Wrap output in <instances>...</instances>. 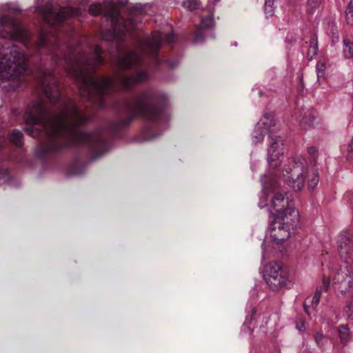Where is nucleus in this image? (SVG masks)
Segmentation results:
<instances>
[{
	"label": "nucleus",
	"mask_w": 353,
	"mask_h": 353,
	"mask_svg": "<svg viewBox=\"0 0 353 353\" xmlns=\"http://www.w3.org/2000/svg\"><path fill=\"white\" fill-rule=\"evenodd\" d=\"M41 83L52 107L37 101L28 106L24 114L26 123L30 125L25 130L30 136L41 139L36 154L44 158L65 148L83 144L88 146L93 160L101 157L107 150L105 140L99 131L87 132L79 129L90 118L77 108L71 99L62 96L54 73L46 70Z\"/></svg>",
	"instance_id": "f257e3e1"
},
{
	"label": "nucleus",
	"mask_w": 353,
	"mask_h": 353,
	"mask_svg": "<svg viewBox=\"0 0 353 353\" xmlns=\"http://www.w3.org/2000/svg\"><path fill=\"white\" fill-rule=\"evenodd\" d=\"M67 50V53L63 52V49L55 43L50 50L52 61L62 66L75 81L81 96L99 108L105 105V98L114 91L116 85L121 90L128 91L150 79V75L145 68V61L137 52H127L117 59L120 69L131 70L134 73L130 75L121 74L116 79H112L110 77L96 78L91 74V70L103 62L99 46H95L90 54L74 52L69 48Z\"/></svg>",
	"instance_id": "f03ea898"
},
{
	"label": "nucleus",
	"mask_w": 353,
	"mask_h": 353,
	"mask_svg": "<svg viewBox=\"0 0 353 353\" xmlns=\"http://www.w3.org/2000/svg\"><path fill=\"white\" fill-rule=\"evenodd\" d=\"M165 99V97L163 94L146 90L131 99L117 102L114 106L121 119L109 124L110 133L117 135L137 117H143L154 123H158L164 114L162 102Z\"/></svg>",
	"instance_id": "7ed1b4c3"
},
{
	"label": "nucleus",
	"mask_w": 353,
	"mask_h": 353,
	"mask_svg": "<svg viewBox=\"0 0 353 353\" xmlns=\"http://www.w3.org/2000/svg\"><path fill=\"white\" fill-rule=\"evenodd\" d=\"M27 73L28 63L19 48L10 41L0 43V86L6 91H14Z\"/></svg>",
	"instance_id": "20e7f679"
},
{
	"label": "nucleus",
	"mask_w": 353,
	"mask_h": 353,
	"mask_svg": "<svg viewBox=\"0 0 353 353\" xmlns=\"http://www.w3.org/2000/svg\"><path fill=\"white\" fill-rule=\"evenodd\" d=\"M263 278L273 291H279L291 285L288 272L279 262L273 261L266 265L264 267Z\"/></svg>",
	"instance_id": "39448f33"
},
{
	"label": "nucleus",
	"mask_w": 353,
	"mask_h": 353,
	"mask_svg": "<svg viewBox=\"0 0 353 353\" xmlns=\"http://www.w3.org/2000/svg\"><path fill=\"white\" fill-rule=\"evenodd\" d=\"M299 221V213L296 210H290L289 216L285 220L274 218L271 225L270 236L272 240L280 244L290 236V230L294 229Z\"/></svg>",
	"instance_id": "423d86ee"
},
{
	"label": "nucleus",
	"mask_w": 353,
	"mask_h": 353,
	"mask_svg": "<svg viewBox=\"0 0 353 353\" xmlns=\"http://www.w3.org/2000/svg\"><path fill=\"white\" fill-rule=\"evenodd\" d=\"M306 166L307 161L304 158L294 159L283 174V182L288 183L296 192L301 190L304 184Z\"/></svg>",
	"instance_id": "0eeeda50"
},
{
	"label": "nucleus",
	"mask_w": 353,
	"mask_h": 353,
	"mask_svg": "<svg viewBox=\"0 0 353 353\" xmlns=\"http://www.w3.org/2000/svg\"><path fill=\"white\" fill-rule=\"evenodd\" d=\"M336 292L345 294L353 287V261H344L332 279Z\"/></svg>",
	"instance_id": "6e6552de"
},
{
	"label": "nucleus",
	"mask_w": 353,
	"mask_h": 353,
	"mask_svg": "<svg viewBox=\"0 0 353 353\" xmlns=\"http://www.w3.org/2000/svg\"><path fill=\"white\" fill-rule=\"evenodd\" d=\"M43 17L46 23L50 26L62 23L68 17H77L81 14V10L72 7L60 8L59 12L52 9L50 3H46L42 10Z\"/></svg>",
	"instance_id": "1a4fd4ad"
},
{
	"label": "nucleus",
	"mask_w": 353,
	"mask_h": 353,
	"mask_svg": "<svg viewBox=\"0 0 353 353\" xmlns=\"http://www.w3.org/2000/svg\"><path fill=\"white\" fill-rule=\"evenodd\" d=\"M285 194L284 192H281L276 188L274 189L271 206L275 212L271 213L277 220H285V217L289 216L290 210H295L293 205L289 202L288 199L285 197Z\"/></svg>",
	"instance_id": "9d476101"
},
{
	"label": "nucleus",
	"mask_w": 353,
	"mask_h": 353,
	"mask_svg": "<svg viewBox=\"0 0 353 353\" xmlns=\"http://www.w3.org/2000/svg\"><path fill=\"white\" fill-rule=\"evenodd\" d=\"M269 142L268 161L270 167L276 168L280 165V159L283 154V141L281 136L270 130Z\"/></svg>",
	"instance_id": "9b49d317"
},
{
	"label": "nucleus",
	"mask_w": 353,
	"mask_h": 353,
	"mask_svg": "<svg viewBox=\"0 0 353 353\" xmlns=\"http://www.w3.org/2000/svg\"><path fill=\"white\" fill-rule=\"evenodd\" d=\"M139 43L143 54L148 57L152 63L158 64V53L162 43V36L155 33L151 37L140 40Z\"/></svg>",
	"instance_id": "f8f14e48"
},
{
	"label": "nucleus",
	"mask_w": 353,
	"mask_h": 353,
	"mask_svg": "<svg viewBox=\"0 0 353 353\" xmlns=\"http://www.w3.org/2000/svg\"><path fill=\"white\" fill-rule=\"evenodd\" d=\"M89 12L92 15L104 14L113 23H117L119 21L120 12L113 2H105L103 5L100 3H93L90 5Z\"/></svg>",
	"instance_id": "ddd939ff"
},
{
	"label": "nucleus",
	"mask_w": 353,
	"mask_h": 353,
	"mask_svg": "<svg viewBox=\"0 0 353 353\" xmlns=\"http://www.w3.org/2000/svg\"><path fill=\"white\" fill-rule=\"evenodd\" d=\"M338 252L345 261H353V235L347 230L342 231L337 239Z\"/></svg>",
	"instance_id": "4468645a"
},
{
	"label": "nucleus",
	"mask_w": 353,
	"mask_h": 353,
	"mask_svg": "<svg viewBox=\"0 0 353 353\" xmlns=\"http://www.w3.org/2000/svg\"><path fill=\"white\" fill-rule=\"evenodd\" d=\"M19 26L15 19L9 15H3L0 18V37L13 39L19 32Z\"/></svg>",
	"instance_id": "2eb2a0df"
},
{
	"label": "nucleus",
	"mask_w": 353,
	"mask_h": 353,
	"mask_svg": "<svg viewBox=\"0 0 353 353\" xmlns=\"http://www.w3.org/2000/svg\"><path fill=\"white\" fill-rule=\"evenodd\" d=\"M296 119L303 127L307 128L313 124L315 117L308 110L302 108L296 112Z\"/></svg>",
	"instance_id": "dca6fc26"
},
{
	"label": "nucleus",
	"mask_w": 353,
	"mask_h": 353,
	"mask_svg": "<svg viewBox=\"0 0 353 353\" xmlns=\"http://www.w3.org/2000/svg\"><path fill=\"white\" fill-rule=\"evenodd\" d=\"M265 119L268 121L269 117L267 116V114L265 115ZM257 128L255 129L254 132L253 137L254 138V141L256 143L261 142L263 140L265 134L263 130H261V128H263L265 130H267L270 132V130H272L271 124L268 125V121H262L259 122L257 125ZM274 132V130H272Z\"/></svg>",
	"instance_id": "f3484780"
},
{
	"label": "nucleus",
	"mask_w": 353,
	"mask_h": 353,
	"mask_svg": "<svg viewBox=\"0 0 353 353\" xmlns=\"http://www.w3.org/2000/svg\"><path fill=\"white\" fill-rule=\"evenodd\" d=\"M343 54L345 59L353 58V38L345 36L343 39Z\"/></svg>",
	"instance_id": "a211bd4d"
},
{
	"label": "nucleus",
	"mask_w": 353,
	"mask_h": 353,
	"mask_svg": "<svg viewBox=\"0 0 353 353\" xmlns=\"http://www.w3.org/2000/svg\"><path fill=\"white\" fill-rule=\"evenodd\" d=\"M338 333L340 342L343 345H345L350 341V332L347 325H339L338 327Z\"/></svg>",
	"instance_id": "6ab92c4d"
},
{
	"label": "nucleus",
	"mask_w": 353,
	"mask_h": 353,
	"mask_svg": "<svg viewBox=\"0 0 353 353\" xmlns=\"http://www.w3.org/2000/svg\"><path fill=\"white\" fill-rule=\"evenodd\" d=\"M23 134L19 130H14L9 135L10 141L17 147H21L23 145Z\"/></svg>",
	"instance_id": "aec40b11"
},
{
	"label": "nucleus",
	"mask_w": 353,
	"mask_h": 353,
	"mask_svg": "<svg viewBox=\"0 0 353 353\" xmlns=\"http://www.w3.org/2000/svg\"><path fill=\"white\" fill-rule=\"evenodd\" d=\"M214 27V21L212 14H209L205 17L201 19V22L199 25L200 29H212Z\"/></svg>",
	"instance_id": "412c9836"
},
{
	"label": "nucleus",
	"mask_w": 353,
	"mask_h": 353,
	"mask_svg": "<svg viewBox=\"0 0 353 353\" xmlns=\"http://www.w3.org/2000/svg\"><path fill=\"white\" fill-rule=\"evenodd\" d=\"M343 312L348 318L353 319V295L346 301Z\"/></svg>",
	"instance_id": "4be33fe9"
},
{
	"label": "nucleus",
	"mask_w": 353,
	"mask_h": 353,
	"mask_svg": "<svg viewBox=\"0 0 353 353\" xmlns=\"http://www.w3.org/2000/svg\"><path fill=\"white\" fill-rule=\"evenodd\" d=\"M318 46L315 39H312L310 41V45L307 51V57L310 60L316 57L317 54Z\"/></svg>",
	"instance_id": "5701e85b"
},
{
	"label": "nucleus",
	"mask_w": 353,
	"mask_h": 353,
	"mask_svg": "<svg viewBox=\"0 0 353 353\" xmlns=\"http://www.w3.org/2000/svg\"><path fill=\"white\" fill-rule=\"evenodd\" d=\"M321 296V288H317L314 296L312 299H307V301H309L310 303V305L316 307L318 305L320 301V299Z\"/></svg>",
	"instance_id": "b1692460"
},
{
	"label": "nucleus",
	"mask_w": 353,
	"mask_h": 353,
	"mask_svg": "<svg viewBox=\"0 0 353 353\" xmlns=\"http://www.w3.org/2000/svg\"><path fill=\"white\" fill-rule=\"evenodd\" d=\"M346 21L353 26V0H351L346 9Z\"/></svg>",
	"instance_id": "393cba45"
},
{
	"label": "nucleus",
	"mask_w": 353,
	"mask_h": 353,
	"mask_svg": "<svg viewBox=\"0 0 353 353\" xmlns=\"http://www.w3.org/2000/svg\"><path fill=\"white\" fill-rule=\"evenodd\" d=\"M274 11V1L266 0L264 6V12L267 17L273 15Z\"/></svg>",
	"instance_id": "a878e982"
},
{
	"label": "nucleus",
	"mask_w": 353,
	"mask_h": 353,
	"mask_svg": "<svg viewBox=\"0 0 353 353\" xmlns=\"http://www.w3.org/2000/svg\"><path fill=\"white\" fill-rule=\"evenodd\" d=\"M182 6L188 10L192 11L197 8L199 3L196 0H186L183 2Z\"/></svg>",
	"instance_id": "bb28decb"
},
{
	"label": "nucleus",
	"mask_w": 353,
	"mask_h": 353,
	"mask_svg": "<svg viewBox=\"0 0 353 353\" xmlns=\"http://www.w3.org/2000/svg\"><path fill=\"white\" fill-rule=\"evenodd\" d=\"M323 0H308L307 1V12L312 13L314 9L319 7Z\"/></svg>",
	"instance_id": "cd10ccee"
},
{
	"label": "nucleus",
	"mask_w": 353,
	"mask_h": 353,
	"mask_svg": "<svg viewBox=\"0 0 353 353\" xmlns=\"http://www.w3.org/2000/svg\"><path fill=\"white\" fill-rule=\"evenodd\" d=\"M319 181V173L317 172H315L314 174V176H312L309 180L307 183L308 188L311 190H313L316 185L318 184Z\"/></svg>",
	"instance_id": "c85d7f7f"
},
{
	"label": "nucleus",
	"mask_w": 353,
	"mask_h": 353,
	"mask_svg": "<svg viewBox=\"0 0 353 353\" xmlns=\"http://www.w3.org/2000/svg\"><path fill=\"white\" fill-rule=\"evenodd\" d=\"M203 30V29H200L198 27V30H197V31L196 32V33L194 34V36L193 42L194 43H202L204 41L205 36H204V34L202 32Z\"/></svg>",
	"instance_id": "c756f323"
},
{
	"label": "nucleus",
	"mask_w": 353,
	"mask_h": 353,
	"mask_svg": "<svg viewBox=\"0 0 353 353\" xmlns=\"http://www.w3.org/2000/svg\"><path fill=\"white\" fill-rule=\"evenodd\" d=\"M314 339L317 345L321 347H323L325 344L327 343V340L322 333L315 334Z\"/></svg>",
	"instance_id": "7c9ffc66"
},
{
	"label": "nucleus",
	"mask_w": 353,
	"mask_h": 353,
	"mask_svg": "<svg viewBox=\"0 0 353 353\" xmlns=\"http://www.w3.org/2000/svg\"><path fill=\"white\" fill-rule=\"evenodd\" d=\"M124 27L128 29H133L137 26V23L134 19L133 18H128L123 21Z\"/></svg>",
	"instance_id": "2f4dec72"
},
{
	"label": "nucleus",
	"mask_w": 353,
	"mask_h": 353,
	"mask_svg": "<svg viewBox=\"0 0 353 353\" xmlns=\"http://www.w3.org/2000/svg\"><path fill=\"white\" fill-rule=\"evenodd\" d=\"M307 152L311 155L314 164H315L318 157V151L316 148L314 146L309 147L307 148Z\"/></svg>",
	"instance_id": "473e14b6"
},
{
	"label": "nucleus",
	"mask_w": 353,
	"mask_h": 353,
	"mask_svg": "<svg viewBox=\"0 0 353 353\" xmlns=\"http://www.w3.org/2000/svg\"><path fill=\"white\" fill-rule=\"evenodd\" d=\"M142 7L141 5H136L134 6L132 10H131V14L133 16H137L138 14H142Z\"/></svg>",
	"instance_id": "72a5a7b5"
},
{
	"label": "nucleus",
	"mask_w": 353,
	"mask_h": 353,
	"mask_svg": "<svg viewBox=\"0 0 353 353\" xmlns=\"http://www.w3.org/2000/svg\"><path fill=\"white\" fill-rule=\"evenodd\" d=\"M330 285V281L329 278L323 276V285L321 286V290L323 289L325 291H327Z\"/></svg>",
	"instance_id": "f704fd0d"
},
{
	"label": "nucleus",
	"mask_w": 353,
	"mask_h": 353,
	"mask_svg": "<svg viewBox=\"0 0 353 353\" xmlns=\"http://www.w3.org/2000/svg\"><path fill=\"white\" fill-rule=\"evenodd\" d=\"M266 201H267V195H266L265 192H263L261 200L259 203V206L261 208L265 207L268 205Z\"/></svg>",
	"instance_id": "c9c22d12"
},
{
	"label": "nucleus",
	"mask_w": 353,
	"mask_h": 353,
	"mask_svg": "<svg viewBox=\"0 0 353 353\" xmlns=\"http://www.w3.org/2000/svg\"><path fill=\"white\" fill-rule=\"evenodd\" d=\"M114 32L111 30H108L103 33V38L106 40H111L114 38Z\"/></svg>",
	"instance_id": "e433bc0d"
},
{
	"label": "nucleus",
	"mask_w": 353,
	"mask_h": 353,
	"mask_svg": "<svg viewBox=\"0 0 353 353\" xmlns=\"http://www.w3.org/2000/svg\"><path fill=\"white\" fill-rule=\"evenodd\" d=\"M39 46L41 48H44L46 46H47V41L46 39V36L44 34L41 35L39 40Z\"/></svg>",
	"instance_id": "4c0bfd02"
},
{
	"label": "nucleus",
	"mask_w": 353,
	"mask_h": 353,
	"mask_svg": "<svg viewBox=\"0 0 353 353\" xmlns=\"http://www.w3.org/2000/svg\"><path fill=\"white\" fill-rule=\"evenodd\" d=\"M316 71L318 72L317 76L319 77V73L323 72L325 69V65L323 63H318L316 66Z\"/></svg>",
	"instance_id": "58836bf2"
},
{
	"label": "nucleus",
	"mask_w": 353,
	"mask_h": 353,
	"mask_svg": "<svg viewBox=\"0 0 353 353\" xmlns=\"http://www.w3.org/2000/svg\"><path fill=\"white\" fill-rule=\"evenodd\" d=\"M174 39H175L174 35L172 33H168L165 36V40L169 43L174 41Z\"/></svg>",
	"instance_id": "ea45409f"
},
{
	"label": "nucleus",
	"mask_w": 353,
	"mask_h": 353,
	"mask_svg": "<svg viewBox=\"0 0 353 353\" xmlns=\"http://www.w3.org/2000/svg\"><path fill=\"white\" fill-rule=\"evenodd\" d=\"M166 63L168 65L169 67H170L171 68H175L176 66L178 65L179 63L176 60H172V61H166Z\"/></svg>",
	"instance_id": "a19ab883"
},
{
	"label": "nucleus",
	"mask_w": 353,
	"mask_h": 353,
	"mask_svg": "<svg viewBox=\"0 0 353 353\" xmlns=\"http://www.w3.org/2000/svg\"><path fill=\"white\" fill-rule=\"evenodd\" d=\"M347 151L349 152H353V137L352 138L350 142L347 145Z\"/></svg>",
	"instance_id": "79ce46f5"
},
{
	"label": "nucleus",
	"mask_w": 353,
	"mask_h": 353,
	"mask_svg": "<svg viewBox=\"0 0 353 353\" xmlns=\"http://www.w3.org/2000/svg\"><path fill=\"white\" fill-rule=\"evenodd\" d=\"M304 309L306 312H307V306L306 305V303H304Z\"/></svg>",
	"instance_id": "37998d69"
},
{
	"label": "nucleus",
	"mask_w": 353,
	"mask_h": 353,
	"mask_svg": "<svg viewBox=\"0 0 353 353\" xmlns=\"http://www.w3.org/2000/svg\"><path fill=\"white\" fill-rule=\"evenodd\" d=\"M2 147H3V145H2L1 141H0V151H1V149H2Z\"/></svg>",
	"instance_id": "c03bdc74"
},
{
	"label": "nucleus",
	"mask_w": 353,
	"mask_h": 353,
	"mask_svg": "<svg viewBox=\"0 0 353 353\" xmlns=\"http://www.w3.org/2000/svg\"><path fill=\"white\" fill-rule=\"evenodd\" d=\"M297 328L301 331V326H299L298 324L296 325Z\"/></svg>",
	"instance_id": "a18cd8bd"
},
{
	"label": "nucleus",
	"mask_w": 353,
	"mask_h": 353,
	"mask_svg": "<svg viewBox=\"0 0 353 353\" xmlns=\"http://www.w3.org/2000/svg\"><path fill=\"white\" fill-rule=\"evenodd\" d=\"M297 328L301 331V326H299L298 324L296 325Z\"/></svg>",
	"instance_id": "49530a36"
},
{
	"label": "nucleus",
	"mask_w": 353,
	"mask_h": 353,
	"mask_svg": "<svg viewBox=\"0 0 353 353\" xmlns=\"http://www.w3.org/2000/svg\"><path fill=\"white\" fill-rule=\"evenodd\" d=\"M259 96H260V97H261V96H263V92H262L261 91H260V92H259Z\"/></svg>",
	"instance_id": "de8ad7c7"
},
{
	"label": "nucleus",
	"mask_w": 353,
	"mask_h": 353,
	"mask_svg": "<svg viewBox=\"0 0 353 353\" xmlns=\"http://www.w3.org/2000/svg\"><path fill=\"white\" fill-rule=\"evenodd\" d=\"M214 2H218L219 0H213Z\"/></svg>",
	"instance_id": "09e8293b"
}]
</instances>
